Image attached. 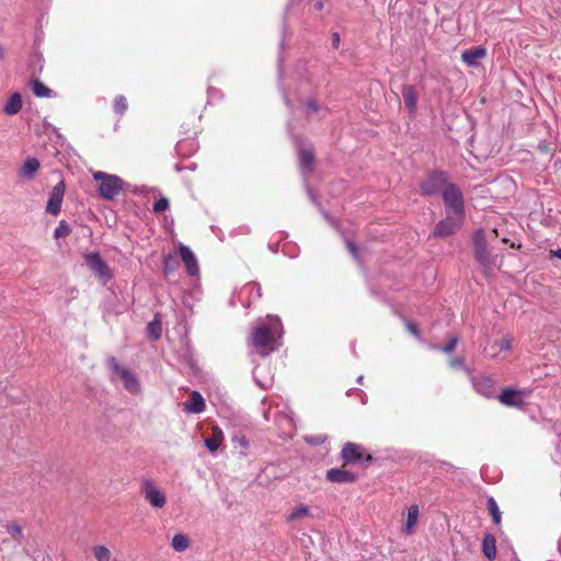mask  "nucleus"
I'll use <instances>...</instances> for the list:
<instances>
[{"label": "nucleus", "instance_id": "nucleus-26", "mask_svg": "<svg viewBox=\"0 0 561 561\" xmlns=\"http://www.w3.org/2000/svg\"><path fill=\"white\" fill-rule=\"evenodd\" d=\"M171 547L176 552H183L190 547V538L184 534H176L171 540Z\"/></svg>", "mask_w": 561, "mask_h": 561}, {"label": "nucleus", "instance_id": "nucleus-21", "mask_svg": "<svg viewBox=\"0 0 561 561\" xmlns=\"http://www.w3.org/2000/svg\"><path fill=\"white\" fill-rule=\"evenodd\" d=\"M222 439H224L222 431L219 430L218 427H215L213 430L211 436L207 437L205 439V445L209 451H216L220 447Z\"/></svg>", "mask_w": 561, "mask_h": 561}, {"label": "nucleus", "instance_id": "nucleus-8", "mask_svg": "<svg viewBox=\"0 0 561 561\" xmlns=\"http://www.w3.org/2000/svg\"><path fill=\"white\" fill-rule=\"evenodd\" d=\"M447 185V176L443 172L431 173L422 183L421 191L423 195H433L443 191Z\"/></svg>", "mask_w": 561, "mask_h": 561}, {"label": "nucleus", "instance_id": "nucleus-20", "mask_svg": "<svg viewBox=\"0 0 561 561\" xmlns=\"http://www.w3.org/2000/svg\"><path fill=\"white\" fill-rule=\"evenodd\" d=\"M39 165L41 163L36 158H27L20 170V175L26 179H32L38 171Z\"/></svg>", "mask_w": 561, "mask_h": 561}, {"label": "nucleus", "instance_id": "nucleus-14", "mask_svg": "<svg viewBox=\"0 0 561 561\" xmlns=\"http://www.w3.org/2000/svg\"><path fill=\"white\" fill-rule=\"evenodd\" d=\"M179 254H180L182 261L184 262L188 274H191V275L197 274L198 264H197V260H196L194 253L192 252V250L188 247L181 244L179 247Z\"/></svg>", "mask_w": 561, "mask_h": 561}, {"label": "nucleus", "instance_id": "nucleus-35", "mask_svg": "<svg viewBox=\"0 0 561 561\" xmlns=\"http://www.w3.org/2000/svg\"><path fill=\"white\" fill-rule=\"evenodd\" d=\"M174 265H175V261L171 255L164 257V261H163L164 273L172 272L174 270Z\"/></svg>", "mask_w": 561, "mask_h": 561}, {"label": "nucleus", "instance_id": "nucleus-32", "mask_svg": "<svg viewBox=\"0 0 561 561\" xmlns=\"http://www.w3.org/2000/svg\"><path fill=\"white\" fill-rule=\"evenodd\" d=\"M5 529H7L8 534H10L12 536V538H14L16 540L20 539L22 536V531H23L22 527L18 524H14V523L7 524Z\"/></svg>", "mask_w": 561, "mask_h": 561}, {"label": "nucleus", "instance_id": "nucleus-17", "mask_svg": "<svg viewBox=\"0 0 561 561\" xmlns=\"http://www.w3.org/2000/svg\"><path fill=\"white\" fill-rule=\"evenodd\" d=\"M327 478L331 482L346 483L353 482L355 480V474L343 469H331L328 471Z\"/></svg>", "mask_w": 561, "mask_h": 561}, {"label": "nucleus", "instance_id": "nucleus-19", "mask_svg": "<svg viewBox=\"0 0 561 561\" xmlns=\"http://www.w3.org/2000/svg\"><path fill=\"white\" fill-rule=\"evenodd\" d=\"M402 98L404 101V105L410 113H414L417 104V93L415 89L411 85L404 87L402 90Z\"/></svg>", "mask_w": 561, "mask_h": 561}, {"label": "nucleus", "instance_id": "nucleus-24", "mask_svg": "<svg viewBox=\"0 0 561 561\" xmlns=\"http://www.w3.org/2000/svg\"><path fill=\"white\" fill-rule=\"evenodd\" d=\"M299 161L300 168L304 171H308L311 169L313 163V151L311 148H300L299 149Z\"/></svg>", "mask_w": 561, "mask_h": 561}, {"label": "nucleus", "instance_id": "nucleus-37", "mask_svg": "<svg viewBox=\"0 0 561 561\" xmlns=\"http://www.w3.org/2000/svg\"><path fill=\"white\" fill-rule=\"evenodd\" d=\"M449 365L453 368H461L465 366V362L462 358L456 357V358L450 359Z\"/></svg>", "mask_w": 561, "mask_h": 561}, {"label": "nucleus", "instance_id": "nucleus-34", "mask_svg": "<svg viewBox=\"0 0 561 561\" xmlns=\"http://www.w3.org/2000/svg\"><path fill=\"white\" fill-rule=\"evenodd\" d=\"M169 207V201L165 197L159 198L153 205L154 213H162Z\"/></svg>", "mask_w": 561, "mask_h": 561}, {"label": "nucleus", "instance_id": "nucleus-38", "mask_svg": "<svg viewBox=\"0 0 561 561\" xmlns=\"http://www.w3.org/2000/svg\"><path fill=\"white\" fill-rule=\"evenodd\" d=\"M346 245H347L348 251L352 253V255L354 257H357V248L355 247V244L351 241H347Z\"/></svg>", "mask_w": 561, "mask_h": 561}, {"label": "nucleus", "instance_id": "nucleus-40", "mask_svg": "<svg viewBox=\"0 0 561 561\" xmlns=\"http://www.w3.org/2000/svg\"><path fill=\"white\" fill-rule=\"evenodd\" d=\"M408 330L413 334V335H417V330H416V327L412 323H409L408 324Z\"/></svg>", "mask_w": 561, "mask_h": 561}, {"label": "nucleus", "instance_id": "nucleus-16", "mask_svg": "<svg viewBox=\"0 0 561 561\" xmlns=\"http://www.w3.org/2000/svg\"><path fill=\"white\" fill-rule=\"evenodd\" d=\"M485 55L486 50L483 47L478 46L462 51L461 59L468 66H477L479 60L484 58Z\"/></svg>", "mask_w": 561, "mask_h": 561}, {"label": "nucleus", "instance_id": "nucleus-11", "mask_svg": "<svg viewBox=\"0 0 561 561\" xmlns=\"http://www.w3.org/2000/svg\"><path fill=\"white\" fill-rule=\"evenodd\" d=\"M65 191L66 187L64 181L58 182L53 187V191L46 205V211L48 214L57 216L60 213Z\"/></svg>", "mask_w": 561, "mask_h": 561}, {"label": "nucleus", "instance_id": "nucleus-15", "mask_svg": "<svg viewBox=\"0 0 561 561\" xmlns=\"http://www.w3.org/2000/svg\"><path fill=\"white\" fill-rule=\"evenodd\" d=\"M205 410V400L199 392L193 391L191 399L184 402V411L192 414L202 413Z\"/></svg>", "mask_w": 561, "mask_h": 561}, {"label": "nucleus", "instance_id": "nucleus-1", "mask_svg": "<svg viewBox=\"0 0 561 561\" xmlns=\"http://www.w3.org/2000/svg\"><path fill=\"white\" fill-rule=\"evenodd\" d=\"M268 325L260 324L252 333V344L261 355H267L276 348V337L280 336V322L277 317L268 316Z\"/></svg>", "mask_w": 561, "mask_h": 561}, {"label": "nucleus", "instance_id": "nucleus-45", "mask_svg": "<svg viewBox=\"0 0 561 561\" xmlns=\"http://www.w3.org/2000/svg\"><path fill=\"white\" fill-rule=\"evenodd\" d=\"M517 561H520V560H517Z\"/></svg>", "mask_w": 561, "mask_h": 561}, {"label": "nucleus", "instance_id": "nucleus-42", "mask_svg": "<svg viewBox=\"0 0 561 561\" xmlns=\"http://www.w3.org/2000/svg\"><path fill=\"white\" fill-rule=\"evenodd\" d=\"M339 43H340V36H339V34H337V33H334V34H333V45H334L335 47H337V46H339Z\"/></svg>", "mask_w": 561, "mask_h": 561}, {"label": "nucleus", "instance_id": "nucleus-33", "mask_svg": "<svg viewBox=\"0 0 561 561\" xmlns=\"http://www.w3.org/2000/svg\"><path fill=\"white\" fill-rule=\"evenodd\" d=\"M115 112L123 114L127 110V101L124 96H117L114 102Z\"/></svg>", "mask_w": 561, "mask_h": 561}, {"label": "nucleus", "instance_id": "nucleus-30", "mask_svg": "<svg viewBox=\"0 0 561 561\" xmlns=\"http://www.w3.org/2000/svg\"><path fill=\"white\" fill-rule=\"evenodd\" d=\"M149 336L153 340H158L161 336V323L157 319L151 321L147 327Z\"/></svg>", "mask_w": 561, "mask_h": 561}, {"label": "nucleus", "instance_id": "nucleus-3", "mask_svg": "<svg viewBox=\"0 0 561 561\" xmlns=\"http://www.w3.org/2000/svg\"><path fill=\"white\" fill-rule=\"evenodd\" d=\"M93 180L99 183L98 192L103 199L112 201L123 190V180L114 174H108L102 171H94L92 173Z\"/></svg>", "mask_w": 561, "mask_h": 561}, {"label": "nucleus", "instance_id": "nucleus-29", "mask_svg": "<svg viewBox=\"0 0 561 561\" xmlns=\"http://www.w3.org/2000/svg\"><path fill=\"white\" fill-rule=\"evenodd\" d=\"M33 93L38 98H45L51 95V90L48 89L42 81L34 80L32 82Z\"/></svg>", "mask_w": 561, "mask_h": 561}, {"label": "nucleus", "instance_id": "nucleus-31", "mask_svg": "<svg viewBox=\"0 0 561 561\" xmlns=\"http://www.w3.org/2000/svg\"><path fill=\"white\" fill-rule=\"evenodd\" d=\"M70 232H71V229H70L69 225L62 220L59 222L58 227L55 229L54 237L56 239L65 238V237L69 236Z\"/></svg>", "mask_w": 561, "mask_h": 561}, {"label": "nucleus", "instance_id": "nucleus-39", "mask_svg": "<svg viewBox=\"0 0 561 561\" xmlns=\"http://www.w3.org/2000/svg\"><path fill=\"white\" fill-rule=\"evenodd\" d=\"M307 107H308V111L313 112V113L319 111V106L314 101H309L307 104Z\"/></svg>", "mask_w": 561, "mask_h": 561}, {"label": "nucleus", "instance_id": "nucleus-2", "mask_svg": "<svg viewBox=\"0 0 561 561\" xmlns=\"http://www.w3.org/2000/svg\"><path fill=\"white\" fill-rule=\"evenodd\" d=\"M107 367L112 373L113 380H119L125 390L131 394H138L141 391L140 382L137 376L127 367L121 366L115 357L107 359Z\"/></svg>", "mask_w": 561, "mask_h": 561}, {"label": "nucleus", "instance_id": "nucleus-9", "mask_svg": "<svg viewBox=\"0 0 561 561\" xmlns=\"http://www.w3.org/2000/svg\"><path fill=\"white\" fill-rule=\"evenodd\" d=\"M463 218L454 214H446V218L436 225L434 236L448 237L455 233L461 227Z\"/></svg>", "mask_w": 561, "mask_h": 561}, {"label": "nucleus", "instance_id": "nucleus-7", "mask_svg": "<svg viewBox=\"0 0 561 561\" xmlns=\"http://www.w3.org/2000/svg\"><path fill=\"white\" fill-rule=\"evenodd\" d=\"M530 394L527 389L504 388L499 394V401L510 408L522 409Z\"/></svg>", "mask_w": 561, "mask_h": 561}, {"label": "nucleus", "instance_id": "nucleus-13", "mask_svg": "<svg viewBox=\"0 0 561 561\" xmlns=\"http://www.w3.org/2000/svg\"><path fill=\"white\" fill-rule=\"evenodd\" d=\"M342 458L345 462L355 463L364 458V449L357 444L347 443L342 449Z\"/></svg>", "mask_w": 561, "mask_h": 561}, {"label": "nucleus", "instance_id": "nucleus-6", "mask_svg": "<svg viewBox=\"0 0 561 561\" xmlns=\"http://www.w3.org/2000/svg\"><path fill=\"white\" fill-rule=\"evenodd\" d=\"M141 494L153 508H163L167 504V495L151 479H145L140 484Z\"/></svg>", "mask_w": 561, "mask_h": 561}, {"label": "nucleus", "instance_id": "nucleus-27", "mask_svg": "<svg viewBox=\"0 0 561 561\" xmlns=\"http://www.w3.org/2000/svg\"><path fill=\"white\" fill-rule=\"evenodd\" d=\"M92 552L98 561H113L110 549L103 545L94 546Z\"/></svg>", "mask_w": 561, "mask_h": 561}, {"label": "nucleus", "instance_id": "nucleus-4", "mask_svg": "<svg viewBox=\"0 0 561 561\" xmlns=\"http://www.w3.org/2000/svg\"><path fill=\"white\" fill-rule=\"evenodd\" d=\"M474 256L476 260L486 270L496 266L497 255L492 254L489 250L483 231H477L473 236Z\"/></svg>", "mask_w": 561, "mask_h": 561}, {"label": "nucleus", "instance_id": "nucleus-36", "mask_svg": "<svg viewBox=\"0 0 561 561\" xmlns=\"http://www.w3.org/2000/svg\"><path fill=\"white\" fill-rule=\"evenodd\" d=\"M458 344V339L457 337H453L443 348L442 351L445 352V353H451L455 347L457 346Z\"/></svg>", "mask_w": 561, "mask_h": 561}, {"label": "nucleus", "instance_id": "nucleus-23", "mask_svg": "<svg viewBox=\"0 0 561 561\" xmlns=\"http://www.w3.org/2000/svg\"><path fill=\"white\" fill-rule=\"evenodd\" d=\"M495 538L494 536L488 534L484 536L483 538V542H482V550H483V553L484 556L489 559V560H492L495 558L496 556V546H495Z\"/></svg>", "mask_w": 561, "mask_h": 561}, {"label": "nucleus", "instance_id": "nucleus-28", "mask_svg": "<svg viewBox=\"0 0 561 561\" xmlns=\"http://www.w3.org/2000/svg\"><path fill=\"white\" fill-rule=\"evenodd\" d=\"M486 504H488V510H489L490 515L492 516L493 522L496 525H500L501 518H502V513H501V511H500V508L497 506V503L494 500V497L490 496L488 499Z\"/></svg>", "mask_w": 561, "mask_h": 561}, {"label": "nucleus", "instance_id": "nucleus-5", "mask_svg": "<svg viewBox=\"0 0 561 561\" xmlns=\"http://www.w3.org/2000/svg\"><path fill=\"white\" fill-rule=\"evenodd\" d=\"M443 201L446 214L465 217L463 197L460 190L454 184H447L443 190Z\"/></svg>", "mask_w": 561, "mask_h": 561}, {"label": "nucleus", "instance_id": "nucleus-43", "mask_svg": "<svg viewBox=\"0 0 561 561\" xmlns=\"http://www.w3.org/2000/svg\"><path fill=\"white\" fill-rule=\"evenodd\" d=\"M5 51L4 48L0 45V61L4 59Z\"/></svg>", "mask_w": 561, "mask_h": 561}, {"label": "nucleus", "instance_id": "nucleus-12", "mask_svg": "<svg viewBox=\"0 0 561 561\" xmlns=\"http://www.w3.org/2000/svg\"><path fill=\"white\" fill-rule=\"evenodd\" d=\"M512 342L513 337L511 335H504L500 342L486 345L483 348V353L490 358H495L500 352L510 351L512 348Z\"/></svg>", "mask_w": 561, "mask_h": 561}, {"label": "nucleus", "instance_id": "nucleus-10", "mask_svg": "<svg viewBox=\"0 0 561 561\" xmlns=\"http://www.w3.org/2000/svg\"><path fill=\"white\" fill-rule=\"evenodd\" d=\"M84 259L89 268L93 271L99 278L107 280L112 277L108 265L102 260L99 253H88Z\"/></svg>", "mask_w": 561, "mask_h": 561}, {"label": "nucleus", "instance_id": "nucleus-18", "mask_svg": "<svg viewBox=\"0 0 561 561\" xmlns=\"http://www.w3.org/2000/svg\"><path fill=\"white\" fill-rule=\"evenodd\" d=\"M22 108V96L19 92L12 93L3 106V112L7 115H15Z\"/></svg>", "mask_w": 561, "mask_h": 561}, {"label": "nucleus", "instance_id": "nucleus-25", "mask_svg": "<svg viewBox=\"0 0 561 561\" xmlns=\"http://www.w3.org/2000/svg\"><path fill=\"white\" fill-rule=\"evenodd\" d=\"M310 508L307 505L300 504L299 506L291 510L287 516L288 522L302 520L310 517Z\"/></svg>", "mask_w": 561, "mask_h": 561}, {"label": "nucleus", "instance_id": "nucleus-44", "mask_svg": "<svg viewBox=\"0 0 561 561\" xmlns=\"http://www.w3.org/2000/svg\"><path fill=\"white\" fill-rule=\"evenodd\" d=\"M314 5H316V8L318 10L322 9V2L321 1H318Z\"/></svg>", "mask_w": 561, "mask_h": 561}, {"label": "nucleus", "instance_id": "nucleus-22", "mask_svg": "<svg viewBox=\"0 0 561 561\" xmlns=\"http://www.w3.org/2000/svg\"><path fill=\"white\" fill-rule=\"evenodd\" d=\"M417 519H419V506L412 505L408 510V515H407L405 524L403 527V531L405 534H411L413 527L417 523Z\"/></svg>", "mask_w": 561, "mask_h": 561}, {"label": "nucleus", "instance_id": "nucleus-41", "mask_svg": "<svg viewBox=\"0 0 561 561\" xmlns=\"http://www.w3.org/2000/svg\"><path fill=\"white\" fill-rule=\"evenodd\" d=\"M551 256L553 257H558L561 260V248L554 250V251H551Z\"/></svg>", "mask_w": 561, "mask_h": 561}]
</instances>
